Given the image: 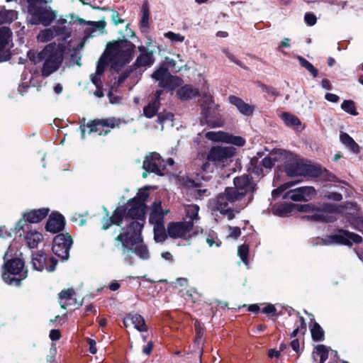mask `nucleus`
I'll use <instances>...</instances> for the list:
<instances>
[{
  "mask_svg": "<svg viewBox=\"0 0 363 363\" xmlns=\"http://www.w3.org/2000/svg\"><path fill=\"white\" fill-rule=\"evenodd\" d=\"M234 187L225 188L216 201V208L223 214H228V219L234 216L233 211L239 213L253 199V192L256 189L255 184L248 176L235 177Z\"/></svg>",
  "mask_w": 363,
  "mask_h": 363,
  "instance_id": "1",
  "label": "nucleus"
},
{
  "mask_svg": "<svg viewBox=\"0 0 363 363\" xmlns=\"http://www.w3.org/2000/svg\"><path fill=\"white\" fill-rule=\"evenodd\" d=\"M131 50L127 41H117L108 44L106 56H102L97 62L95 74L91 75L92 83L99 88L101 85L100 76L104 73L108 62L122 65L129 62Z\"/></svg>",
  "mask_w": 363,
  "mask_h": 363,
  "instance_id": "2",
  "label": "nucleus"
},
{
  "mask_svg": "<svg viewBox=\"0 0 363 363\" xmlns=\"http://www.w3.org/2000/svg\"><path fill=\"white\" fill-rule=\"evenodd\" d=\"M235 153L232 146H214L208 152H200L194 161L198 170L213 172L214 167L223 168L228 165Z\"/></svg>",
  "mask_w": 363,
  "mask_h": 363,
  "instance_id": "3",
  "label": "nucleus"
},
{
  "mask_svg": "<svg viewBox=\"0 0 363 363\" xmlns=\"http://www.w3.org/2000/svg\"><path fill=\"white\" fill-rule=\"evenodd\" d=\"M149 196L147 189H140L136 196L130 200L124 206L117 208L113 212V221L118 223L121 216L125 215V223H135L136 229L140 223H145V215L147 208L145 201Z\"/></svg>",
  "mask_w": 363,
  "mask_h": 363,
  "instance_id": "4",
  "label": "nucleus"
},
{
  "mask_svg": "<svg viewBox=\"0 0 363 363\" xmlns=\"http://www.w3.org/2000/svg\"><path fill=\"white\" fill-rule=\"evenodd\" d=\"M64 52L62 44L50 43L37 56L31 51L28 52V56L35 64L43 62L41 72L47 77L59 69L63 61Z\"/></svg>",
  "mask_w": 363,
  "mask_h": 363,
  "instance_id": "5",
  "label": "nucleus"
},
{
  "mask_svg": "<svg viewBox=\"0 0 363 363\" xmlns=\"http://www.w3.org/2000/svg\"><path fill=\"white\" fill-rule=\"evenodd\" d=\"M143 225L140 223V228L136 229L135 223H126V228H122L123 232L116 238V240L121 244L124 255L130 250L132 252L143 259H147L150 257L149 251L147 247L143 244L141 237Z\"/></svg>",
  "mask_w": 363,
  "mask_h": 363,
  "instance_id": "6",
  "label": "nucleus"
},
{
  "mask_svg": "<svg viewBox=\"0 0 363 363\" xmlns=\"http://www.w3.org/2000/svg\"><path fill=\"white\" fill-rule=\"evenodd\" d=\"M25 262L21 258H13L5 262L4 271L2 273L3 280L9 285L18 286L22 280L27 277V269Z\"/></svg>",
  "mask_w": 363,
  "mask_h": 363,
  "instance_id": "7",
  "label": "nucleus"
},
{
  "mask_svg": "<svg viewBox=\"0 0 363 363\" xmlns=\"http://www.w3.org/2000/svg\"><path fill=\"white\" fill-rule=\"evenodd\" d=\"M66 22L65 19H60L55 25L41 30L36 37L37 40L40 43H47L55 37H60L62 40L69 38L71 30L64 25Z\"/></svg>",
  "mask_w": 363,
  "mask_h": 363,
  "instance_id": "8",
  "label": "nucleus"
},
{
  "mask_svg": "<svg viewBox=\"0 0 363 363\" xmlns=\"http://www.w3.org/2000/svg\"><path fill=\"white\" fill-rule=\"evenodd\" d=\"M128 123L123 118L110 117L101 119H95L87 124L90 128V133L96 132L99 135H106L111 132V129L120 128L121 125H125Z\"/></svg>",
  "mask_w": 363,
  "mask_h": 363,
  "instance_id": "9",
  "label": "nucleus"
},
{
  "mask_svg": "<svg viewBox=\"0 0 363 363\" xmlns=\"http://www.w3.org/2000/svg\"><path fill=\"white\" fill-rule=\"evenodd\" d=\"M28 13L30 15L28 22L31 25L42 24L44 26H49L57 17V12L46 5L38 9H32Z\"/></svg>",
  "mask_w": 363,
  "mask_h": 363,
  "instance_id": "10",
  "label": "nucleus"
},
{
  "mask_svg": "<svg viewBox=\"0 0 363 363\" xmlns=\"http://www.w3.org/2000/svg\"><path fill=\"white\" fill-rule=\"evenodd\" d=\"M152 77L159 82L160 87L170 91L174 90L182 84V79L180 77L172 75L168 69L163 67L155 70Z\"/></svg>",
  "mask_w": 363,
  "mask_h": 363,
  "instance_id": "11",
  "label": "nucleus"
},
{
  "mask_svg": "<svg viewBox=\"0 0 363 363\" xmlns=\"http://www.w3.org/2000/svg\"><path fill=\"white\" fill-rule=\"evenodd\" d=\"M192 222H172L167 225V233L170 238L189 240L192 237Z\"/></svg>",
  "mask_w": 363,
  "mask_h": 363,
  "instance_id": "12",
  "label": "nucleus"
},
{
  "mask_svg": "<svg viewBox=\"0 0 363 363\" xmlns=\"http://www.w3.org/2000/svg\"><path fill=\"white\" fill-rule=\"evenodd\" d=\"M362 238L360 235L347 230H342L338 234L330 235L325 240L321 239L320 243L325 245L335 243L352 245L353 243L359 244L362 242Z\"/></svg>",
  "mask_w": 363,
  "mask_h": 363,
  "instance_id": "13",
  "label": "nucleus"
},
{
  "mask_svg": "<svg viewBox=\"0 0 363 363\" xmlns=\"http://www.w3.org/2000/svg\"><path fill=\"white\" fill-rule=\"evenodd\" d=\"M72 244V240L69 235L59 234L53 240L52 252L62 259L66 260L69 257V252Z\"/></svg>",
  "mask_w": 363,
  "mask_h": 363,
  "instance_id": "14",
  "label": "nucleus"
},
{
  "mask_svg": "<svg viewBox=\"0 0 363 363\" xmlns=\"http://www.w3.org/2000/svg\"><path fill=\"white\" fill-rule=\"evenodd\" d=\"M49 213V208H43L40 209H34L30 211H27L23 213V219L20 220L16 226L17 232L20 230H25V228H28V225L26 224L27 222L30 223H36L44 219Z\"/></svg>",
  "mask_w": 363,
  "mask_h": 363,
  "instance_id": "15",
  "label": "nucleus"
},
{
  "mask_svg": "<svg viewBox=\"0 0 363 363\" xmlns=\"http://www.w3.org/2000/svg\"><path fill=\"white\" fill-rule=\"evenodd\" d=\"M166 162L162 160L160 155L157 152H152L146 156L143 167L147 172H153L158 175H162L163 170L165 169Z\"/></svg>",
  "mask_w": 363,
  "mask_h": 363,
  "instance_id": "16",
  "label": "nucleus"
},
{
  "mask_svg": "<svg viewBox=\"0 0 363 363\" xmlns=\"http://www.w3.org/2000/svg\"><path fill=\"white\" fill-rule=\"evenodd\" d=\"M206 138L213 142H222L233 144L238 146H243L245 143L242 137L234 136L223 131H209L206 133Z\"/></svg>",
  "mask_w": 363,
  "mask_h": 363,
  "instance_id": "17",
  "label": "nucleus"
},
{
  "mask_svg": "<svg viewBox=\"0 0 363 363\" xmlns=\"http://www.w3.org/2000/svg\"><path fill=\"white\" fill-rule=\"evenodd\" d=\"M57 263L55 258H48L43 252H38L32 256L33 267L37 271L46 269L49 272H53L55 269Z\"/></svg>",
  "mask_w": 363,
  "mask_h": 363,
  "instance_id": "18",
  "label": "nucleus"
},
{
  "mask_svg": "<svg viewBox=\"0 0 363 363\" xmlns=\"http://www.w3.org/2000/svg\"><path fill=\"white\" fill-rule=\"evenodd\" d=\"M169 211L168 209H163L161 202H155L152 204V210L150 214L149 220L154 226L163 225L164 217Z\"/></svg>",
  "mask_w": 363,
  "mask_h": 363,
  "instance_id": "19",
  "label": "nucleus"
},
{
  "mask_svg": "<svg viewBox=\"0 0 363 363\" xmlns=\"http://www.w3.org/2000/svg\"><path fill=\"white\" fill-rule=\"evenodd\" d=\"M335 212V206L333 205H325L324 210L318 211L312 216V218L318 222L333 223L336 220L334 214Z\"/></svg>",
  "mask_w": 363,
  "mask_h": 363,
  "instance_id": "20",
  "label": "nucleus"
},
{
  "mask_svg": "<svg viewBox=\"0 0 363 363\" xmlns=\"http://www.w3.org/2000/svg\"><path fill=\"white\" fill-rule=\"evenodd\" d=\"M138 50L140 55L135 60V65L137 67L151 66L155 62L153 52L143 45L138 47Z\"/></svg>",
  "mask_w": 363,
  "mask_h": 363,
  "instance_id": "21",
  "label": "nucleus"
},
{
  "mask_svg": "<svg viewBox=\"0 0 363 363\" xmlns=\"http://www.w3.org/2000/svg\"><path fill=\"white\" fill-rule=\"evenodd\" d=\"M65 227L64 217L60 213H52L47 222L46 230L56 233L63 230Z\"/></svg>",
  "mask_w": 363,
  "mask_h": 363,
  "instance_id": "22",
  "label": "nucleus"
},
{
  "mask_svg": "<svg viewBox=\"0 0 363 363\" xmlns=\"http://www.w3.org/2000/svg\"><path fill=\"white\" fill-rule=\"evenodd\" d=\"M228 101L231 104L236 106L240 113L246 116H252L255 111L254 106L245 103L242 99L233 95L228 97Z\"/></svg>",
  "mask_w": 363,
  "mask_h": 363,
  "instance_id": "23",
  "label": "nucleus"
},
{
  "mask_svg": "<svg viewBox=\"0 0 363 363\" xmlns=\"http://www.w3.org/2000/svg\"><path fill=\"white\" fill-rule=\"evenodd\" d=\"M289 152L284 150H277L274 151L270 157H266L262 160V165L266 168H272L275 162L287 158Z\"/></svg>",
  "mask_w": 363,
  "mask_h": 363,
  "instance_id": "24",
  "label": "nucleus"
},
{
  "mask_svg": "<svg viewBox=\"0 0 363 363\" xmlns=\"http://www.w3.org/2000/svg\"><path fill=\"white\" fill-rule=\"evenodd\" d=\"M129 320L131 323L134 325L136 330L140 332H145L147 330V327L145 324V319L142 315L138 313L128 314L124 320V324L126 325V321Z\"/></svg>",
  "mask_w": 363,
  "mask_h": 363,
  "instance_id": "25",
  "label": "nucleus"
},
{
  "mask_svg": "<svg viewBox=\"0 0 363 363\" xmlns=\"http://www.w3.org/2000/svg\"><path fill=\"white\" fill-rule=\"evenodd\" d=\"M12 33L9 28L0 27V50H9L12 45Z\"/></svg>",
  "mask_w": 363,
  "mask_h": 363,
  "instance_id": "26",
  "label": "nucleus"
},
{
  "mask_svg": "<svg viewBox=\"0 0 363 363\" xmlns=\"http://www.w3.org/2000/svg\"><path fill=\"white\" fill-rule=\"evenodd\" d=\"M177 96L182 100H189L199 95V91L191 85L186 84L177 90Z\"/></svg>",
  "mask_w": 363,
  "mask_h": 363,
  "instance_id": "27",
  "label": "nucleus"
},
{
  "mask_svg": "<svg viewBox=\"0 0 363 363\" xmlns=\"http://www.w3.org/2000/svg\"><path fill=\"white\" fill-rule=\"evenodd\" d=\"M305 163L302 162H294L286 165V172L289 177H303Z\"/></svg>",
  "mask_w": 363,
  "mask_h": 363,
  "instance_id": "28",
  "label": "nucleus"
},
{
  "mask_svg": "<svg viewBox=\"0 0 363 363\" xmlns=\"http://www.w3.org/2000/svg\"><path fill=\"white\" fill-rule=\"evenodd\" d=\"M162 93V90L157 91L155 99L144 108L143 112L146 117L152 118L156 114L160 106V97Z\"/></svg>",
  "mask_w": 363,
  "mask_h": 363,
  "instance_id": "29",
  "label": "nucleus"
},
{
  "mask_svg": "<svg viewBox=\"0 0 363 363\" xmlns=\"http://www.w3.org/2000/svg\"><path fill=\"white\" fill-rule=\"evenodd\" d=\"M184 209L186 218L189 219V220H188L187 222H192L194 224V223H196L199 220V207L198 205H185L184 206Z\"/></svg>",
  "mask_w": 363,
  "mask_h": 363,
  "instance_id": "30",
  "label": "nucleus"
},
{
  "mask_svg": "<svg viewBox=\"0 0 363 363\" xmlns=\"http://www.w3.org/2000/svg\"><path fill=\"white\" fill-rule=\"evenodd\" d=\"M26 240L30 248H35L43 240V235L38 231L29 230L26 235Z\"/></svg>",
  "mask_w": 363,
  "mask_h": 363,
  "instance_id": "31",
  "label": "nucleus"
},
{
  "mask_svg": "<svg viewBox=\"0 0 363 363\" xmlns=\"http://www.w3.org/2000/svg\"><path fill=\"white\" fill-rule=\"evenodd\" d=\"M18 13L14 10H6L4 7L0 6V24L10 23L16 20Z\"/></svg>",
  "mask_w": 363,
  "mask_h": 363,
  "instance_id": "32",
  "label": "nucleus"
},
{
  "mask_svg": "<svg viewBox=\"0 0 363 363\" xmlns=\"http://www.w3.org/2000/svg\"><path fill=\"white\" fill-rule=\"evenodd\" d=\"M340 141L353 152H359L358 144L346 133H341L340 135Z\"/></svg>",
  "mask_w": 363,
  "mask_h": 363,
  "instance_id": "33",
  "label": "nucleus"
},
{
  "mask_svg": "<svg viewBox=\"0 0 363 363\" xmlns=\"http://www.w3.org/2000/svg\"><path fill=\"white\" fill-rule=\"evenodd\" d=\"M281 119L284 121L285 124L294 128H298L301 125L300 120L295 116L289 113H284L281 114Z\"/></svg>",
  "mask_w": 363,
  "mask_h": 363,
  "instance_id": "34",
  "label": "nucleus"
},
{
  "mask_svg": "<svg viewBox=\"0 0 363 363\" xmlns=\"http://www.w3.org/2000/svg\"><path fill=\"white\" fill-rule=\"evenodd\" d=\"M304 174L305 177H318L321 174V169L320 167L305 163Z\"/></svg>",
  "mask_w": 363,
  "mask_h": 363,
  "instance_id": "35",
  "label": "nucleus"
},
{
  "mask_svg": "<svg viewBox=\"0 0 363 363\" xmlns=\"http://www.w3.org/2000/svg\"><path fill=\"white\" fill-rule=\"evenodd\" d=\"M311 336L315 341H322L324 339V331L318 323H313L311 329Z\"/></svg>",
  "mask_w": 363,
  "mask_h": 363,
  "instance_id": "36",
  "label": "nucleus"
},
{
  "mask_svg": "<svg viewBox=\"0 0 363 363\" xmlns=\"http://www.w3.org/2000/svg\"><path fill=\"white\" fill-rule=\"evenodd\" d=\"M297 59L300 63V65L307 69L313 77H316L318 75V69L307 60H306L302 56H298Z\"/></svg>",
  "mask_w": 363,
  "mask_h": 363,
  "instance_id": "37",
  "label": "nucleus"
},
{
  "mask_svg": "<svg viewBox=\"0 0 363 363\" xmlns=\"http://www.w3.org/2000/svg\"><path fill=\"white\" fill-rule=\"evenodd\" d=\"M154 235L156 242H163L167 238L164 225L154 226Z\"/></svg>",
  "mask_w": 363,
  "mask_h": 363,
  "instance_id": "38",
  "label": "nucleus"
},
{
  "mask_svg": "<svg viewBox=\"0 0 363 363\" xmlns=\"http://www.w3.org/2000/svg\"><path fill=\"white\" fill-rule=\"evenodd\" d=\"M142 18L140 21V27L142 28H147L149 26L150 12L147 2H145L142 6Z\"/></svg>",
  "mask_w": 363,
  "mask_h": 363,
  "instance_id": "39",
  "label": "nucleus"
},
{
  "mask_svg": "<svg viewBox=\"0 0 363 363\" xmlns=\"http://www.w3.org/2000/svg\"><path fill=\"white\" fill-rule=\"evenodd\" d=\"M164 37L170 40L172 44L177 43H182L185 40V37L180 33H176L172 31H168L164 33Z\"/></svg>",
  "mask_w": 363,
  "mask_h": 363,
  "instance_id": "40",
  "label": "nucleus"
},
{
  "mask_svg": "<svg viewBox=\"0 0 363 363\" xmlns=\"http://www.w3.org/2000/svg\"><path fill=\"white\" fill-rule=\"evenodd\" d=\"M341 108L345 112H347L352 116L358 115V113L356 111V107L354 106V103L352 100H345L341 105Z\"/></svg>",
  "mask_w": 363,
  "mask_h": 363,
  "instance_id": "41",
  "label": "nucleus"
},
{
  "mask_svg": "<svg viewBox=\"0 0 363 363\" xmlns=\"http://www.w3.org/2000/svg\"><path fill=\"white\" fill-rule=\"evenodd\" d=\"M87 24L90 26L91 33H94L98 30L102 33L106 26V22L104 21H89Z\"/></svg>",
  "mask_w": 363,
  "mask_h": 363,
  "instance_id": "42",
  "label": "nucleus"
},
{
  "mask_svg": "<svg viewBox=\"0 0 363 363\" xmlns=\"http://www.w3.org/2000/svg\"><path fill=\"white\" fill-rule=\"evenodd\" d=\"M284 198H288L295 201H303V196L301 194L300 188L288 191Z\"/></svg>",
  "mask_w": 363,
  "mask_h": 363,
  "instance_id": "43",
  "label": "nucleus"
},
{
  "mask_svg": "<svg viewBox=\"0 0 363 363\" xmlns=\"http://www.w3.org/2000/svg\"><path fill=\"white\" fill-rule=\"evenodd\" d=\"M300 189L304 201L311 199L315 195V190L312 186H302L300 187Z\"/></svg>",
  "mask_w": 363,
  "mask_h": 363,
  "instance_id": "44",
  "label": "nucleus"
},
{
  "mask_svg": "<svg viewBox=\"0 0 363 363\" xmlns=\"http://www.w3.org/2000/svg\"><path fill=\"white\" fill-rule=\"evenodd\" d=\"M238 253L242 261L247 264L248 263V253H249V247L247 245H242L239 246Z\"/></svg>",
  "mask_w": 363,
  "mask_h": 363,
  "instance_id": "45",
  "label": "nucleus"
},
{
  "mask_svg": "<svg viewBox=\"0 0 363 363\" xmlns=\"http://www.w3.org/2000/svg\"><path fill=\"white\" fill-rule=\"evenodd\" d=\"M315 349L316 353L320 357V360L326 361L328 358L329 348L323 345H319Z\"/></svg>",
  "mask_w": 363,
  "mask_h": 363,
  "instance_id": "46",
  "label": "nucleus"
},
{
  "mask_svg": "<svg viewBox=\"0 0 363 363\" xmlns=\"http://www.w3.org/2000/svg\"><path fill=\"white\" fill-rule=\"evenodd\" d=\"M74 295V291L72 289H68L67 290L62 291L59 294V298L61 301L62 300H69ZM61 306L62 308H65V304L60 301Z\"/></svg>",
  "mask_w": 363,
  "mask_h": 363,
  "instance_id": "47",
  "label": "nucleus"
},
{
  "mask_svg": "<svg viewBox=\"0 0 363 363\" xmlns=\"http://www.w3.org/2000/svg\"><path fill=\"white\" fill-rule=\"evenodd\" d=\"M28 12L31 11L32 9H38L47 4V0H28Z\"/></svg>",
  "mask_w": 363,
  "mask_h": 363,
  "instance_id": "48",
  "label": "nucleus"
},
{
  "mask_svg": "<svg viewBox=\"0 0 363 363\" xmlns=\"http://www.w3.org/2000/svg\"><path fill=\"white\" fill-rule=\"evenodd\" d=\"M293 205L291 203H283L279 206L277 208V212L281 216H286L289 213L291 212Z\"/></svg>",
  "mask_w": 363,
  "mask_h": 363,
  "instance_id": "49",
  "label": "nucleus"
},
{
  "mask_svg": "<svg viewBox=\"0 0 363 363\" xmlns=\"http://www.w3.org/2000/svg\"><path fill=\"white\" fill-rule=\"evenodd\" d=\"M113 215L110 218H106L104 221V224H103V228L104 230H106L107 228H109V226L111 225V224H116L118 225H121L123 222L125 223V215L123 216H121V219L119 220V221L118 223H115L113 221Z\"/></svg>",
  "mask_w": 363,
  "mask_h": 363,
  "instance_id": "50",
  "label": "nucleus"
},
{
  "mask_svg": "<svg viewBox=\"0 0 363 363\" xmlns=\"http://www.w3.org/2000/svg\"><path fill=\"white\" fill-rule=\"evenodd\" d=\"M296 184V182H286V183L284 184L279 189H274L272 191V196H277L281 191H285L286 189L293 186Z\"/></svg>",
  "mask_w": 363,
  "mask_h": 363,
  "instance_id": "51",
  "label": "nucleus"
},
{
  "mask_svg": "<svg viewBox=\"0 0 363 363\" xmlns=\"http://www.w3.org/2000/svg\"><path fill=\"white\" fill-rule=\"evenodd\" d=\"M304 20L308 26H311L315 24L317 18L314 14L306 13L304 16Z\"/></svg>",
  "mask_w": 363,
  "mask_h": 363,
  "instance_id": "52",
  "label": "nucleus"
},
{
  "mask_svg": "<svg viewBox=\"0 0 363 363\" xmlns=\"http://www.w3.org/2000/svg\"><path fill=\"white\" fill-rule=\"evenodd\" d=\"M299 325H297L296 328L294 329V331L292 332V333H291L292 337H294L297 335V334L299 331V327H301L302 330H303L304 331L306 330V325L305 323V320L303 317L299 318Z\"/></svg>",
  "mask_w": 363,
  "mask_h": 363,
  "instance_id": "53",
  "label": "nucleus"
},
{
  "mask_svg": "<svg viewBox=\"0 0 363 363\" xmlns=\"http://www.w3.org/2000/svg\"><path fill=\"white\" fill-rule=\"evenodd\" d=\"M262 312L266 314L277 315V309L272 304H268L262 308Z\"/></svg>",
  "mask_w": 363,
  "mask_h": 363,
  "instance_id": "54",
  "label": "nucleus"
},
{
  "mask_svg": "<svg viewBox=\"0 0 363 363\" xmlns=\"http://www.w3.org/2000/svg\"><path fill=\"white\" fill-rule=\"evenodd\" d=\"M208 124L213 128L222 127L224 125V121L218 118L216 120L207 119Z\"/></svg>",
  "mask_w": 363,
  "mask_h": 363,
  "instance_id": "55",
  "label": "nucleus"
},
{
  "mask_svg": "<svg viewBox=\"0 0 363 363\" xmlns=\"http://www.w3.org/2000/svg\"><path fill=\"white\" fill-rule=\"evenodd\" d=\"M326 197L328 199L333 200V201H341L342 199V194H340V193H337V192L328 193L326 195Z\"/></svg>",
  "mask_w": 363,
  "mask_h": 363,
  "instance_id": "56",
  "label": "nucleus"
},
{
  "mask_svg": "<svg viewBox=\"0 0 363 363\" xmlns=\"http://www.w3.org/2000/svg\"><path fill=\"white\" fill-rule=\"evenodd\" d=\"M230 236L233 238H238L240 234V228L238 227H229Z\"/></svg>",
  "mask_w": 363,
  "mask_h": 363,
  "instance_id": "57",
  "label": "nucleus"
},
{
  "mask_svg": "<svg viewBox=\"0 0 363 363\" xmlns=\"http://www.w3.org/2000/svg\"><path fill=\"white\" fill-rule=\"evenodd\" d=\"M325 99L330 102L337 103L340 100V97L332 93H327L325 96Z\"/></svg>",
  "mask_w": 363,
  "mask_h": 363,
  "instance_id": "58",
  "label": "nucleus"
},
{
  "mask_svg": "<svg viewBox=\"0 0 363 363\" xmlns=\"http://www.w3.org/2000/svg\"><path fill=\"white\" fill-rule=\"evenodd\" d=\"M225 55L226 56L228 57V58L229 60H230L232 62L236 63L238 65L240 66L241 67L245 69L246 67L243 65V64L240 61L238 60V59H236V57L231 53L228 52H225Z\"/></svg>",
  "mask_w": 363,
  "mask_h": 363,
  "instance_id": "59",
  "label": "nucleus"
},
{
  "mask_svg": "<svg viewBox=\"0 0 363 363\" xmlns=\"http://www.w3.org/2000/svg\"><path fill=\"white\" fill-rule=\"evenodd\" d=\"M49 336L52 340H58L60 338L61 335L59 330H52L50 332Z\"/></svg>",
  "mask_w": 363,
  "mask_h": 363,
  "instance_id": "60",
  "label": "nucleus"
},
{
  "mask_svg": "<svg viewBox=\"0 0 363 363\" xmlns=\"http://www.w3.org/2000/svg\"><path fill=\"white\" fill-rule=\"evenodd\" d=\"M290 39L288 38H284L281 42L280 45L277 48V50L279 52H281V48H289L290 47Z\"/></svg>",
  "mask_w": 363,
  "mask_h": 363,
  "instance_id": "61",
  "label": "nucleus"
},
{
  "mask_svg": "<svg viewBox=\"0 0 363 363\" xmlns=\"http://www.w3.org/2000/svg\"><path fill=\"white\" fill-rule=\"evenodd\" d=\"M152 348H153L152 342H148L147 345L145 347H144V348L143 349V352L144 354L149 355L151 353Z\"/></svg>",
  "mask_w": 363,
  "mask_h": 363,
  "instance_id": "62",
  "label": "nucleus"
},
{
  "mask_svg": "<svg viewBox=\"0 0 363 363\" xmlns=\"http://www.w3.org/2000/svg\"><path fill=\"white\" fill-rule=\"evenodd\" d=\"M196 196L197 199H202L203 196H208V191L206 189H198L196 190Z\"/></svg>",
  "mask_w": 363,
  "mask_h": 363,
  "instance_id": "63",
  "label": "nucleus"
},
{
  "mask_svg": "<svg viewBox=\"0 0 363 363\" xmlns=\"http://www.w3.org/2000/svg\"><path fill=\"white\" fill-rule=\"evenodd\" d=\"M321 86L323 89L327 90L332 89V86L330 81L327 79H323L321 82Z\"/></svg>",
  "mask_w": 363,
  "mask_h": 363,
  "instance_id": "64",
  "label": "nucleus"
}]
</instances>
